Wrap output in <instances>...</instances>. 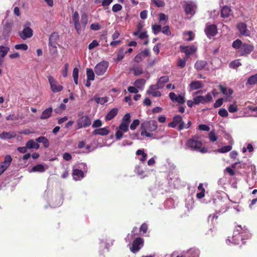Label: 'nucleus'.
<instances>
[{
	"mask_svg": "<svg viewBox=\"0 0 257 257\" xmlns=\"http://www.w3.org/2000/svg\"><path fill=\"white\" fill-rule=\"evenodd\" d=\"M102 124V121L100 119H97L93 122L92 126L93 128H96L101 126Z\"/></svg>",
	"mask_w": 257,
	"mask_h": 257,
	"instance_id": "61",
	"label": "nucleus"
},
{
	"mask_svg": "<svg viewBox=\"0 0 257 257\" xmlns=\"http://www.w3.org/2000/svg\"><path fill=\"white\" fill-rule=\"evenodd\" d=\"M186 146L192 151L198 150L202 146V142L197 136H193L187 140Z\"/></svg>",
	"mask_w": 257,
	"mask_h": 257,
	"instance_id": "2",
	"label": "nucleus"
},
{
	"mask_svg": "<svg viewBox=\"0 0 257 257\" xmlns=\"http://www.w3.org/2000/svg\"><path fill=\"white\" fill-rule=\"evenodd\" d=\"M11 31V26L9 24H6L4 26V28L2 33V35L4 37L5 39L8 38L9 36Z\"/></svg>",
	"mask_w": 257,
	"mask_h": 257,
	"instance_id": "30",
	"label": "nucleus"
},
{
	"mask_svg": "<svg viewBox=\"0 0 257 257\" xmlns=\"http://www.w3.org/2000/svg\"><path fill=\"white\" fill-rule=\"evenodd\" d=\"M243 44V43L240 40L236 39V40L233 42L232 44V46L233 48L237 49L238 50H240Z\"/></svg>",
	"mask_w": 257,
	"mask_h": 257,
	"instance_id": "34",
	"label": "nucleus"
},
{
	"mask_svg": "<svg viewBox=\"0 0 257 257\" xmlns=\"http://www.w3.org/2000/svg\"><path fill=\"white\" fill-rule=\"evenodd\" d=\"M146 80L144 79H138L135 82V85L136 87L141 88H142L145 84Z\"/></svg>",
	"mask_w": 257,
	"mask_h": 257,
	"instance_id": "39",
	"label": "nucleus"
},
{
	"mask_svg": "<svg viewBox=\"0 0 257 257\" xmlns=\"http://www.w3.org/2000/svg\"><path fill=\"white\" fill-rule=\"evenodd\" d=\"M187 60L188 59H187L186 58L183 59H179L177 62V66L180 68H184L186 65V63Z\"/></svg>",
	"mask_w": 257,
	"mask_h": 257,
	"instance_id": "49",
	"label": "nucleus"
},
{
	"mask_svg": "<svg viewBox=\"0 0 257 257\" xmlns=\"http://www.w3.org/2000/svg\"><path fill=\"white\" fill-rule=\"evenodd\" d=\"M48 79L51 89L53 92H59L63 90V86L60 85L52 76H48Z\"/></svg>",
	"mask_w": 257,
	"mask_h": 257,
	"instance_id": "8",
	"label": "nucleus"
},
{
	"mask_svg": "<svg viewBox=\"0 0 257 257\" xmlns=\"http://www.w3.org/2000/svg\"><path fill=\"white\" fill-rule=\"evenodd\" d=\"M45 170V168L42 164L37 165L32 168V171L33 172H43Z\"/></svg>",
	"mask_w": 257,
	"mask_h": 257,
	"instance_id": "37",
	"label": "nucleus"
},
{
	"mask_svg": "<svg viewBox=\"0 0 257 257\" xmlns=\"http://www.w3.org/2000/svg\"><path fill=\"white\" fill-rule=\"evenodd\" d=\"M134 74L136 76H139L143 73V69L140 65H135L132 68Z\"/></svg>",
	"mask_w": 257,
	"mask_h": 257,
	"instance_id": "32",
	"label": "nucleus"
},
{
	"mask_svg": "<svg viewBox=\"0 0 257 257\" xmlns=\"http://www.w3.org/2000/svg\"><path fill=\"white\" fill-rule=\"evenodd\" d=\"M122 9V6L120 4H115L112 7V11L114 13H116Z\"/></svg>",
	"mask_w": 257,
	"mask_h": 257,
	"instance_id": "55",
	"label": "nucleus"
},
{
	"mask_svg": "<svg viewBox=\"0 0 257 257\" xmlns=\"http://www.w3.org/2000/svg\"><path fill=\"white\" fill-rule=\"evenodd\" d=\"M175 101H176L177 102H178L179 103L183 104L185 102L184 97L181 95H179L177 97Z\"/></svg>",
	"mask_w": 257,
	"mask_h": 257,
	"instance_id": "64",
	"label": "nucleus"
},
{
	"mask_svg": "<svg viewBox=\"0 0 257 257\" xmlns=\"http://www.w3.org/2000/svg\"><path fill=\"white\" fill-rule=\"evenodd\" d=\"M12 161V158L10 155H7L5 158L4 162H2L3 164L6 165L8 167L10 166Z\"/></svg>",
	"mask_w": 257,
	"mask_h": 257,
	"instance_id": "45",
	"label": "nucleus"
},
{
	"mask_svg": "<svg viewBox=\"0 0 257 257\" xmlns=\"http://www.w3.org/2000/svg\"><path fill=\"white\" fill-rule=\"evenodd\" d=\"M194 34L192 31L183 33V39L185 41H191L194 39Z\"/></svg>",
	"mask_w": 257,
	"mask_h": 257,
	"instance_id": "29",
	"label": "nucleus"
},
{
	"mask_svg": "<svg viewBox=\"0 0 257 257\" xmlns=\"http://www.w3.org/2000/svg\"><path fill=\"white\" fill-rule=\"evenodd\" d=\"M189 257H199L200 251L198 249L191 248L187 251Z\"/></svg>",
	"mask_w": 257,
	"mask_h": 257,
	"instance_id": "31",
	"label": "nucleus"
},
{
	"mask_svg": "<svg viewBox=\"0 0 257 257\" xmlns=\"http://www.w3.org/2000/svg\"><path fill=\"white\" fill-rule=\"evenodd\" d=\"M87 78L88 80H94V73L93 71L90 68H87L86 69Z\"/></svg>",
	"mask_w": 257,
	"mask_h": 257,
	"instance_id": "38",
	"label": "nucleus"
},
{
	"mask_svg": "<svg viewBox=\"0 0 257 257\" xmlns=\"http://www.w3.org/2000/svg\"><path fill=\"white\" fill-rule=\"evenodd\" d=\"M118 109L116 108H112L105 116L106 120H110L113 119L117 114Z\"/></svg>",
	"mask_w": 257,
	"mask_h": 257,
	"instance_id": "25",
	"label": "nucleus"
},
{
	"mask_svg": "<svg viewBox=\"0 0 257 257\" xmlns=\"http://www.w3.org/2000/svg\"><path fill=\"white\" fill-rule=\"evenodd\" d=\"M169 77L168 76H163L160 78L157 82V83L161 88H163L165 83L169 81Z\"/></svg>",
	"mask_w": 257,
	"mask_h": 257,
	"instance_id": "28",
	"label": "nucleus"
},
{
	"mask_svg": "<svg viewBox=\"0 0 257 257\" xmlns=\"http://www.w3.org/2000/svg\"><path fill=\"white\" fill-rule=\"evenodd\" d=\"M218 87L220 90V92L224 95L227 96H231L233 93V90L231 88H228L225 86H223L221 84L218 85Z\"/></svg>",
	"mask_w": 257,
	"mask_h": 257,
	"instance_id": "19",
	"label": "nucleus"
},
{
	"mask_svg": "<svg viewBox=\"0 0 257 257\" xmlns=\"http://www.w3.org/2000/svg\"><path fill=\"white\" fill-rule=\"evenodd\" d=\"M36 141L39 143H42L45 148H48L50 143L47 138L45 137L41 136L36 139Z\"/></svg>",
	"mask_w": 257,
	"mask_h": 257,
	"instance_id": "24",
	"label": "nucleus"
},
{
	"mask_svg": "<svg viewBox=\"0 0 257 257\" xmlns=\"http://www.w3.org/2000/svg\"><path fill=\"white\" fill-rule=\"evenodd\" d=\"M180 48V51L185 54L187 59H188L189 56L195 53L197 50L196 48L194 46H183L181 45Z\"/></svg>",
	"mask_w": 257,
	"mask_h": 257,
	"instance_id": "11",
	"label": "nucleus"
},
{
	"mask_svg": "<svg viewBox=\"0 0 257 257\" xmlns=\"http://www.w3.org/2000/svg\"><path fill=\"white\" fill-rule=\"evenodd\" d=\"M237 29L242 35L249 36L250 35V32L247 29L246 25L243 22L239 23L237 24Z\"/></svg>",
	"mask_w": 257,
	"mask_h": 257,
	"instance_id": "15",
	"label": "nucleus"
},
{
	"mask_svg": "<svg viewBox=\"0 0 257 257\" xmlns=\"http://www.w3.org/2000/svg\"><path fill=\"white\" fill-rule=\"evenodd\" d=\"M184 121L182 117L180 115H176L173 118V121L168 123L169 127L175 128L177 125V130L180 131L184 129L183 127Z\"/></svg>",
	"mask_w": 257,
	"mask_h": 257,
	"instance_id": "3",
	"label": "nucleus"
},
{
	"mask_svg": "<svg viewBox=\"0 0 257 257\" xmlns=\"http://www.w3.org/2000/svg\"><path fill=\"white\" fill-rule=\"evenodd\" d=\"M231 149L232 146L230 145H228L218 149L217 151L220 153H225L229 152L231 150Z\"/></svg>",
	"mask_w": 257,
	"mask_h": 257,
	"instance_id": "42",
	"label": "nucleus"
},
{
	"mask_svg": "<svg viewBox=\"0 0 257 257\" xmlns=\"http://www.w3.org/2000/svg\"><path fill=\"white\" fill-rule=\"evenodd\" d=\"M72 19L74 22L75 28L77 33L79 34L81 31V26L80 24L79 23V15L77 11L73 13Z\"/></svg>",
	"mask_w": 257,
	"mask_h": 257,
	"instance_id": "16",
	"label": "nucleus"
},
{
	"mask_svg": "<svg viewBox=\"0 0 257 257\" xmlns=\"http://www.w3.org/2000/svg\"><path fill=\"white\" fill-rule=\"evenodd\" d=\"M207 62L204 60H198L197 61L194 67L197 70H201L204 69V68L207 65Z\"/></svg>",
	"mask_w": 257,
	"mask_h": 257,
	"instance_id": "26",
	"label": "nucleus"
},
{
	"mask_svg": "<svg viewBox=\"0 0 257 257\" xmlns=\"http://www.w3.org/2000/svg\"><path fill=\"white\" fill-rule=\"evenodd\" d=\"M218 114L222 117H227L228 115L227 111L225 108L220 109L218 111Z\"/></svg>",
	"mask_w": 257,
	"mask_h": 257,
	"instance_id": "57",
	"label": "nucleus"
},
{
	"mask_svg": "<svg viewBox=\"0 0 257 257\" xmlns=\"http://www.w3.org/2000/svg\"><path fill=\"white\" fill-rule=\"evenodd\" d=\"M140 124V121L139 119H135L133 121L132 123L130 125V128L131 130H135L138 125Z\"/></svg>",
	"mask_w": 257,
	"mask_h": 257,
	"instance_id": "53",
	"label": "nucleus"
},
{
	"mask_svg": "<svg viewBox=\"0 0 257 257\" xmlns=\"http://www.w3.org/2000/svg\"><path fill=\"white\" fill-rule=\"evenodd\" d=\"M16 134L15 133L3 132L0 134V138L2 139H9L15 138Z\"/></svg>",
	"mask_w": 257,
	"mask_h": 257,
	"instance_id": "27",
	"label": "nucleus"
},
{
	"mask_svg": "<svg viewBox=\"0 0 257 257\" xmlns=\"http://www.w3.org/2000/svg\"><path fill=\"white\" fill-rule=\"evenodd\" d=\"M33 35V30L29 27H25L23 30L19 33L20 37L23 40L31 38Z\"/></svg>",
	"mask_w": 257,
	"mask_h": 257,
	"instance_id": "14",
	"label": "nucleus"
},
{
	"mask_svg": "<svg viewBox=\"0 0 257 257\" xmlns=\"http://www.w3.org/2000/svg\"><path fill=\"white\" fill-rule=\"evenodd\" d=\"M152 4L155 5L157 7H163L165 5V3L163 0H151Z\"/></svg>",
	"mask_w": 257,
	"mask_h": 257,
	"instance_id": "40",
	"label": "nucleus"
},
{
	"mask_svg": "<svg viewBox=\"0 0 257 257\" xmlns=\"http://www.w3.org/2000/svg\"><path fill=\"white\" fill-rule=\"evenodd\" d=\"M203 85L201 81L196 80L192 81L189 85V90L190 91L202 88Z\"/></svg>",
	"mask_w": 257,
	"mask_h": 257,
	"instance_id": "17",
	"label": "nucleus"
},
{
	"mask_svg": "<svg viewBox=\"0 0 257 257\" xmlns=\"http://www.w3.org/2000/svg\"><path fill=\"white\" fill-rule=\"evenodd\" d=\"M128 124L125 123V122H121L119 125V128L120 131L123 132H127L128 130Z\"/></svg>",
	"mask_w": 257,
	"mask_h": 257,
	"instance_id": "46",
	"label": "nucleus"
},
{
	"mask_svg": "<svg viewBox=\"0 0 257 257\" xmlns=\"http://www.w3.org/2000/svg\"><path fill=\"white\" fill-rule=\"evenodd\" d=\"M228 111L231 113L235 112L238 110L237 105L234 103L229 106L228 108Z\"/></svg>",
	"mask_w": 257,
	"mask_h": 257,
	"instance_id": "51",
	"label": "nucleus"
},
{
	"mask_svg": "<svg viewBox=\"0 0 257 257\" xmlns=\"http://www.w3.org/2000/svg\"><path fill=\"white\" fill-rule=\"evenodd\" d=\"M109 133V131L106 127H103L100 128H97L94 130L92 134L93 135H100V136H106Z\"/></svg>",
	"mask_w": 257,
	"mask_h": 257,
	"instance_id": "18",
	"label": "nucleus"
},
{
	"mask_svg": "<svg viewBox=\"0 0 257 257\" xmlns=\"http://www.w3.org/2000/svg\"><path fill=\"white\" fill-rule=\"evenodd\" d=\"M73 178L75 180L77 181L79 180L80 178L84 177L83 172L79 169H75L73 171Z\"/></svg>",
	"mask_w": 257,
	"mask_h": 257,
	"instance_id": "22",
	"label": "nucleus"
},
{
	"mask_svg": "<svg viewBox=\"0 0 257 257\" xmlns=\"http://www.w3.org/2000/svg\"><path fill=\"white\" fill-rule=\"evenodd\" d=\"M247 83L250 85L257 83V74L249 77L247 80Z\"/></svg>",
	"mask_w": 257,
	"mask_h": 257,
	"instance_id": "44",
	"label": "nucleus"
},
{
	"mask_svg": "<svg viewBox=\"0 0 257 257\" xmlns=\"http://www.w3.org/2000/svg\"><path fill=\"white\" fill-rule=\"evenodd\" d=\"M152 28L153 32L155 35L158 34L162 30V26L160 25H153Z\"/></svg>",
	"mask_w": 257,
	"mask_h": 257,
	"instance_id": "43",
	"label": "nucleus"
},
{
	"mask_svg": "<svg viewBox=\"0 0 257 257\" xmlns=\"http://www.w3.org/2000/svg\"><path fill=\"white\" fill-rule=\"evenodd\" d=\"M223 99L222 98L218 99L214 103V107L217 108L221 106L223 103Z\"/></svg>",
	"mask_w": 257,
	"mask_h": 257,
	"instance_id": "60",
	"label": "nucleus"
},
{
	"mask_svg": "<svg viewBox=\"0 0 257 257\" xmlns=\"http://www.w3.org/2000/svg\"><path fill=\"white\" fill-rule=\"evenodd\" d=\"M231 10L230 7L224 6L221 11V16L223 18H227L229 17Z\"/></svg>",
	"mask_w": 257,
	"mask_h": 257,
	"instance_id": "23",
	"label": "nucleus"
},
{
	"mask_svg": "<svg viewBox=\"0 0 257 257\" xmlns=\"http://www.w3.org/2000/svg\"><path fill=\"white\" fill-rule=\"evenodd\" d=\"M7 120H18L19 117L18 116L15 115L14 114H10L6 117Z\"/></svg>",
	"mask_w": 257,
	"mask_h": 257,
	"instance_id": "62",
	"label": "nucleus"
},
{
	"mask_svg": "<svg viewBox=\"0 0 257 257\" xmlns=\"http://www.w3.org/2000/svg\"><path fill=\"white\" fill-rule=\"evenodd\" d=\"M161 31L163 34L167 36H170L171 34L169 27L168 26L164 27Z\"/></svg>",
	"mask_w": 257,
	"mask_h": 257,
	"instance_id": "58",
	"label": "nucleus"
},
{
	"mask_svg": "<svg viewBox=\"0 0 257 257\" xmlns=\"http://www.w3.org/2000/svg\"><path fill=\"white\" fill-rule=\"evenodd\" d=\"M59 39V35L56 32H53L49 37V49L51 55H54L57 53V41Z\"/></svg>",
	"mask_w": 257,
	"mask_h": 257,
	"instance_id": "1",
	"label": "nucleus"
},
{
	"mask_svg": "<svg viewBox=\"0 0 257 257\" xmlns=\"http://www.w3.org/2000/svg\"><path fill=\"white\" fill-rule=\"evenodd\" d=\"M94 100L97 103H100L101 104H103L108 101V97H99L95 96L94 97Z\"/></svg>",
	"mask_w": 257,
	"mask_h": 257,
	"instance_id": "33",
	"label": "nucleus"
},
{
	"mask_svg": "<svg viewBox=\"0 0 257 257\" xmlns=\"http://www.w3.org/2000/svg\"><path fill=\"white\" fill-rule=\"evenodd\" d=\"M148 93L152 94L154 97H159L161 96V93L158 91L157 90H148Z\"/></svg>",
	"mask_w": 257,
	"mask_h": 257,
	"instance_id": "52",
	"label": "nucleus"
},
{
	"mask_svg": "<svg viewBox=\"0 0 257 257\" xmlns=\"http://www.w3.org/2000/svg\"><path fill=\"white\" fill-rule=\"evenodd\" d=\"M124 57V49L121 48L117 54V58L114 60L116 62H118L122 60Z\"/></svg>",
	"mask_w": 257,
	"mask_h": 257,
	"instance_id": "36",
	"label": "nucleus"
},
{
	"mask_svg": "<svg viewBox=\"0 0 257 257\" xmlns=\"http://www.w3.org/2000/svg\"><path fill=\"white\" fill-rule=\"evenodd\" d=\"M158 128L157 122L155 120L144 121L142 123L141 129L150 132L155 131Z\"/></svg>",
	"mask_w": 257,
	"mask_h": 257,
	"instance_id": "4",
	"label": "nucleus"
},
{
	"mask_svg": "<svg viewBox=\"0 0 257 257\" xmlns=\"http://www.w3.org/2000/svg\"><path fill=\"white\" fill-rule=\"evenodd\" d=\"M141 136H145L147 137L152 138V139H155V137L154 136L153 133H151L150 132L142 130L141 133Z\"/></svg>",
	"mask_w": 257,
	"mask_h": 257,
	"instance_id": "50",
	"label": "nucleus"
},
{
	"mask_svg": "<svg viewBox=\"0 0 257 257\" xmlns=\"http://www.w3.org/2000/svg\"><path fill=\"white\" fill-rule=\"evenodd\" d=\"M10 48L8 47L4 46H0V55L2 58H3L6 56L9 52Z\"/></svg>",
	"mask_w": 257,
	"mask_h": 257,
	"instance_id": "35",
	"label": "nucleus"
},
{
	"mask_svg": "<svg viewBox=\"0 0 257 257\" xmlns=\"http://www.w3.org/2000/svg\"><path fill=\"white\" fill-rule=\"evenodd\" d=\"M196 6L192 2H186L183 6V9L186 15L193 16L195 13Z\"/></svg>",
	"mask_w": 257,
	"mask_h": 257,
	"instance_id": "13",
	"label": "nucleus"
},
{
	"mask_svg": "<svg viewBox=\"0 0 257 257\" xmlns=\"http://www.w3.org/2000/svg\"><path fill=\"white\" fill-rule=\"evenodd\" d=\"M212 100V97L210 92L207 93L205 96L199 95L194 97V102H195V105H198L200 103L204 104Z\"/></svg>",
	"mask_w": 257,
	"mask_h": 257,
	"instance_id": "7",
	"label": "nucleus"
},
{
	"mask_svg": "<svg viewBox=\"0 0 257 257\" xmlns=\"http://www.w3.org/2000/svg\"><path fill=\"white\" fill-rule=\"evenodd\" d=\"M28 148L27 146L26 145L25 147H19L17 148V151L23 154H25L27 152Z\"/></svg>",
	"mask_w": 257,
	"mask_h": 257,
	"instance_id": "63",
	"label": "nucleus"
},
{
	"mask_svg": "<svg viewBox=\"0 0 257 257\" xmlns=\"http://www.w3.org/2000/svg\"><path fill=\"white\" fill-rule=\"evenodd\" d=\"M217 26L214 24L206 25L204 32L208 38L215 36L217 33Z\"/></svg>",
	"mask_w": 257,
	"mask_h": 257,
	"instance_id": "10",
	"label": "nucleus"
},
{
	"mask_svg": "<svg viewBox=\"0 0 257 257\" xmlns=\"http://www.w3.org/2000/svg\"><path fill=\"white\" fill-rule=\"evenodd\" d=\"M145 58V57L142 54L141 52L139 53L137 55V56L135 58V61L137 62H141Z\"/></svg>",
	"mask_w": 257,
	"mask_h": 257,
	"instance_id": "54",
	"label": "nucleus"
},
{
	"mask_svg": "<svg viewBox=\"0 0 257 257\" xmlns=\"http://www.w3.org/2000/svg\"><path fill=\"white\" fill-rule=\"evenodd\" d=\"M209 138L211 142H214L217 141V136L215 135L214 133L211 132L209 135Z\"/></svg>",
	"mask_w": 257,
	"mask_h": 257,
	"instance_id": "59",
	"label": "nucleus"
},
{
	"mask_svg": "<svg viewBox=\"0 0 257 257\" xmlns=\"http://www.w3.org/2000/svg\"><path fill=\"white\" fill-rule=\"evenodd\" d=\"M241 64L239 61V59L235 60L231 62L229 64V67L231 68L235 69L237 67L241 66Z\"/></svg>",
	"mask_w": 257,
	"mask_h": 257,
	"instance_id": "41",
	"label": "nucleus"
},
{
	"mask_svg": "<svg viewBox=\"0 0 257 257\" xmlns=\"http://www.w3.org/2000/svg\"><path fill=\"white\" fill-rule=\"evenodd\" d=\"M53 109L52 107H49L45 109L42 113L40 118L41 119H46L49 118L52 113Z\"/></svg>",
	"mask_w": 257,
	"mask_h": 257,
	"instance_id": "21",
	"label": "nucleus"
},
{
	"mask_svg": "<svg viewBox=\"0 0 257 257\" xmlns=\"http://www.w3.org/2000/svg\"><path fill=\"white\" fill-rule=\"evenodd\" d=\"M253 49L254 47L253 45L247 43H243L240 50L237 51V53L239 54V56H246L251 53L253 51Z\"/></svg>",
	"mask_w": 257,
	"mask_h": 257,
	"instance_id": "6",
	"label": "nucleus"
},
{
	"mask_svg": "<svg viewBox=\"0 0 257 257\" xmlns=\"http://www.w3.org/2000/svg\"><path fill=\"white\" fill-rule=\"evenodd\" d=\"M28 149H36L38 150L40 148V145L36 141H34L33 140L31 139L28 141L26 144Z\"/></svg>",
	"mask_w": 257,
	"mask_h": 257,
	"instance_id": "20",
	"label": "nucleus"
},
{
	"mask_svg": "<svg viewBox=\"0 0 257 257\" xmlns=\"http://www.w3.org/2000/svg\"><path fill=\"white\" fill-rule=\"evenodd\" d=\"M77 124L78 128L87 127L90 125L91 120L87 115H84L79 118L77 120Z\"/></svg>",
	"mask_w": 257,
	"mask_h": 257,
	"instance_id": "9",
	"label": "nucleus"
},
{
	"mask_svg": "<svg viewBox=\"0 0 257 257\" xmlns=\"http://www.w3.org/2000/svg\"><path fill=\"white\" fill-rule=\"evenodd\" d=\"M87 22H88L87 15L85 13L82 14L81 17V23L84 26V27L86 26V25L87 24Z\"/></svg>",
	"mask_w": 257,
	"mask_h": 257,
	"instance_id": "48",
	"label": "nucleus"
},
{
	"mask_svg": "<svg viewBox=\"0 0 257 257\" xmlns=\"http://www.w3.org/2000/svg\"><path fill=\"white\" fill-rule=\"evenodd\" d=\"M15 48L17 50H22L24 51L27 50L28 49V46L26 44H17L15 46Z\"/></svg>",
	"mask_w": 257,
	"mask_h": 257,
	"instance_id": "47",
	"label": "nucleus"
},
{
	"mask_svg": "<svg viewBox=\"0 0 257 257\" xmlns=\"http://www.w3.org/2000/svg\"><path fill=\"white\" fill-rule=\"evenodd\" d=\"M108 67V62L102 61L96 64L94 68V71L97 75L101 76L104 74Z\"/></svg>",
	"mask_w": 257,
	"mask_h": 257,
	"instance_id": "5",
	"label": "nucleus"
},
{
	"mask_svg": "<svg viewBox=\"0 0 257 257\" xmlns=\"http://www.w3.org/2000/svg\"><path fill=\"white\" fill-rule=\"evenodd\" d=\"M99 45L98 42L96 40H93L88 45V49L91 50Z\"/></svg>",
	"mask_w": 257,
	"mask_h": 257,
	"instance_id": "56",
	"label": "nucleus"
},
{
	"mask_svg": "<svg viewBox=\"0 0 257 257\" xmlns=\"http://www.w3.org/2000/svg\"><path fill=\"white\" fill-rule=\"evenodd\" d=\"M143 239L141 237H138L134 240L132 246L131 247V250L134 253L137 252L143 246Z\"/></svg>",
	"mask_w": 257,
	"mask_h": 257,
	"instance_id": "12",
	"label": "nucleus"
}]
</instances>
